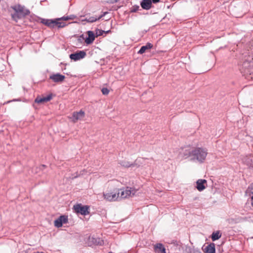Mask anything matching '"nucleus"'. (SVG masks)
<instances>
[{
    "label": "nucleus",
    "instance_id": "f257e3e1",
    "mask_svg": "<svg viewBox=\"0 0 253 253\" xmlns=\"http://www.w3.org/2000/svg\"><path fill=\"white\" fill-rule=\"evenodd\" d=\"M109 190L103 193L104 199L110 202L119 201L120 193L119 189L114 187L113 183L109 184Z\"/></svg>",
    "mask_w": 253,
    "mask_h": 253
},
{
    "label": "nucleus",
    "instance_id": "f03ea898",
    "mask_svg": "<svg viewBox=\"0 0 253 253\" xmlns=\"http://www.w3.org/2000/svg\"><path fill=\"white\" fill-rule=\"evenodd\" d=\"M208 154L207 149L203 148H194L192 160H196L200 162H203Z\"/></svg>",
    "mask_w": 253,
    "mask_h": 253
},
{
    "label": "nucleus",
    "instance_id": "7ed1b4c3",
    "mask_svg": "<svg viewBox=\"0 0 253 253\" xmlns=\"http://www.w3.org/2000/svg\"><path fill=\"white\" fill-rule=\"evenodd\" d=\"M119 190L120 192L119 200L134 195L136 192L134 189L128 187H127L126 189H119Z\"/></svg>",
    "mask_w": 253,
    "mask_h": 253
},
{
    "label": "nucleus",
    "instance_id": "20e7f679",
    "mask_svg": "<svg viewBox=\"0 0 253 253\" xmlns=\"http://www.w3.org/2000/svg\"><path fill=\"white\" fill-rule=\"evenodd\" d=\"M12 8L15 11L19 13L21 17L28 15L30 13L29 9L26 8L24 6L18 4L12 7Z\"/></svg>",
    "mask_w": 253,
    "mask_h": 253
},
{
    "label": "nucleus",
    "instance_id": "39448f33",
    "mask_svg": "<svg viewBox=\"0 0 253 253\" xmlns=\"http://www.w3.org/2000/svg\"><path fill=\"white\" fill-rule=\"evenodd\" d=\"M73 209L77 213L86 215L89 213L88 207L86 206H82L81 204L74 205Z\"/></svg>",
    "mask_w": 253,
    "mask_h": 253
},
{
    "label": "nucleus",
    "instance_id": "423d86ee",
    "mask_svg": "<svg viewBox=\"0 0 253 253\" xmlns=\"http://www.w3.org/2000/svg\"><path fill=\"white\" fill-rule=\"evenodd\" d=\"M193 150L194 147L186 146L181 150L180 155L185 158L189 157L192 158L193 157Z\"/></svg>",
    "mask_w": 253,
    "mask_h": 253
},
{
    "label": "nucleus",
    "instance_id": "0eeeda50",
    "mask_svg": "<svg viewBox=\"0 0 253 253\" xmlns=\"http://www.w3.org/2000/svg\"><path fill=\"white\" fill-rule=\"evenodd\" d=\"M72 18L69 16H63L61 18L55 19L54 20V28L57 27L58 28H63L66 26V24L64 22H59L60 20L67 21L71 19Z\"/></svg>",
    "mask_w": 253,
    "mask_h": 253
},
{
    "label": "nucleus",
    "instance_id": "6e6552de",
    "mask_svg": "<svg viewBox=\"0 0 253 253\" xmlns=\"http://www.w3.org/2000/svg\"><path fill=\"white\" fill-rule=\"evenodd\" d=\"M85 52L83 50H82L70 54V58L72 60H73L74 61H77L84 58L85 56Z\"/></svg>",
    "mask_w": 253,
    "mask_h": 253
},
{
    "label": "nucleus",
    "instance_id": "1a4fd4ad",
    "mask_svg": "<svg viewBox=\"0 0 253 253\" xmlns=\"http://www.w3.org/2000/svg\"><path fill=\"white\" fill-rule=\"evenodd\" d=\"M65 77L59 73L54 74L49 76V79L56 83H60L64 81Z\"/></svg>",
    "mask_w": 253,
    "mask_h": 253
},
{
    "label": "nucleus",
    "instance_id": "9d476101",
    "mask_svg": "<svg viewBox=\"0 0 253 253\" xmlns=\"http://www.w3.org/2000/svg\"><path fill=\"white\" fill-rule=\"evenodd\" d=\"M84 117V112L81 110L79 112H74L71 119L73 122L76 123L78 120H82Z\"/></svg>",
    "mask_w": 253,
    "mask_h": 253
},
{
    "label": "nucleus",
    "instance_id": "9b49d317",
    "mask_svg": "<svg viewBox=\"0 0 253 253\" xmlns=\"http://www.w3.org/2000/svg\"><path fill=\"white\" fill-rule=\"evenodd\" d=\"M243 68L248 70L253 67V58L248 56L242 64Z\"/></svg>",
    "mask_w": 253,
    "mask_h": 253
},
{
    "label": "nucleus",
    "instance_id": "f8f14e48",
    "mask_svg": "<svg viewBox=\"0 0 253 253\" xmlns=\"http://www.w3.org/2000/svg\"><path fill=\"white\" fill-rule=\"evenodd\" d=\"M141 7L145 10H149L152 7L151 0H142L140 2Z\"/></svg>",
    "mask_w": 253,
    "mask_h": 253
},
{
    "label": "nucleus",
    "instance_id": "ddd939ff",
    "mask_svg": "<svg viewBox=\"0 0 253 253\" xmlns=\"http://www.w3.org/2000/svg\"><path fill=\"white\" fill-rule=\"evenodd\" d=\"M88 37L85 39V42L87 44H90L93 42L95 40V35L92 31H88L87 32Z\"/></svg>",
    "mask_w": 253,
    "mask_h": 253
},
{
    "label": "nucleus",
    "instance_id": "4468645a",
    "mask_svg": "<svg viewBox=\"0 0 253 253\" xmlns=\"http://www.w3.org/2000/svg\"><path fill=\"white\" fill-rule=\"evenodd\" d=\"M141 159H137L134 163H130L129 162L126 160L122 161L120 162V164L124 167L129 168L131 167H134L137 165V162H139Z\"/></svg>",
    "mask_w": 253,
    "mask_h": 253
},
{
    "label": "nucleus",
    "instance_id": "2eb2a0df",
    "mask_svg": "<svg viewBox=\"0 0 253 253\" xmlns=\"http://www.w3.org/2000/svg\"><path fill=\"white\" fill-rule=\"evenodd\" d=\"M207 183V181L205 179H199L197 181L196 188L199 191H202L206 188L205 185Z\"/></svg>",
    "mask_w": 253,
    "mask_h": 253
},
{
    "label": "nucleus",
    "instance_id": "dca6fc26",
    "mask_svg": "<svg viewBox=\"0 0 253 253\" xmlns=\"http://www.w3.org/2000/svg\"><path fill=\"white\" fill-rule=\"evenodd\" d=\"M51 98H52L51 94H49L46 97H43L42 98L37 97L35 99V102L38 103H42L46 102H47V101L50 100L51 99Z\"/></svg>",
    "mask_w": 253,
    "mask_h": 253
},
{
    "label": "nucleus",
    "instance_id": "f3484780",
    "mask_svg": "<svg viewBox=\"0 0 253 253\" xmlns=\"http://www.w3.org/2000/svg\"><path fill=\"white\" fill-rule=\"evenodd\" d=\"M205 253H215V249L214 243H211L205 248Z\"/></svg>",
    "mask_w": 253,
    "mask_h": 253
},
{
    "label": "nucleus",
    "instance_id": "a211bd4d",
    "mask_svg": "<svg viewBox=\"0 0 253 253\" xmlns=\"http://www.w3.org/2000/svg\"><path fill=\"white\" fill-rule=\"evenodd\" d=\"M153 47V45L148 42L145 45L141 46L140 50L138 51V53L143 54L147 50L150 49Z\"/></svg>",
    "mask_w": 253,
    "mask_h": 253
},
{
    "label": "nucleus",
    "instance_id": "6ab92c4d",
    "mask_svg": "<svg viewBox=\"0 0 253 253\" xmlns=\"http://www.w3.org/2000/svg\"><path fill=\"white\" fill-rule=\"evenodd\" d=\"M154 249L156 252H160L161 253H166V249L162 244H157L154 246Z\"/></svg>",
    "mask_w": 253,
    "mask_h": 253
},
{
    "label": "nucleus",
    "instance_id": "aec40b11",
    "mask_svg": "<svg viewBox=\"0 0 253 253\" xmlns=\"http://www.w3.org/2000/svg\"><path fill=\"white\" fill-rule=\"evenodd\" d=\"M41 22L50 28H54V20L42 19Z\"/></svg>",
    "mask_w": 253,
    "mask_h": 253
},
{
    "label": "nucleus",
    "instance_id": "412c9836",
    "mask_svg": "<svg viewBox=\"0 0 253 253\" xmlns=\"http://www.w3.org/2000/svg\"><path fill=\"white\" fill-rule=\"evenodd\" d=\"M106 13V12H104L103 15H100L98 17H93V16L89 17L88 18L86 19V21L88 22H90V23L95 22V21H97V20L101 19Z\"/></svg>",
    "mask_w": 253,
    "mask_h": 253
},
{
    "label": "nucleus",
    "instance_id": "4be33fe9",
    "mask_svg": "<svg viewBox=\"0 0 253 253\" xmlns=\"http://www.w3.org/2000/svg\"><path fill=\"white\" fill-rule=\"evenodd\" d=\"M221 234L220 233L219 231L213 232L211 235V239L213 241H214L219 239L221 237Z\"/></svg>",
    "mask_w": 253,
    "mask_h": 253
},
{
    "label": "nucleus",
    "instance_id": "5701e85b",
    "mask_svg": "<svg viewBox=\"0 0 253 253\" xmlns=\"http://www.w3.org/2000/svg\"><path fill=\"white\" fill-rule=\"evenodd\" d=\"M11 17L13 20H14L15 21L17 22V21L21 18V16L19 14V13L15 12L13 14H11Z\"/></svg>",
    "mask_w": 253,
    "mask_h": 253
},
{
    "label": "nucleus",
    "instance_id": "b1692460",
    "mask_svg": "<svg viewBox=\"0 0 253 253\" xmlns=\"http://www.w3.org/2000/svg\"><path fill=\"white\" fill-rule=\"evenodd\" d=\"M58 218L61 220L62 224L67 223L68 222V219L67 216L61 215Z\"/></svg>",
    "mask_w": 253,
    "mask_h": 253
},
{
    "label": "nucleus",
    "instance_id": "393cba45",
    "mask_svg": "<svg viewBox=\"0 0 253 253\" xmlns=\"http://www.w3.org/2000/svg\"><path fill=\"white\" fill-rule=\"evenodd\" d=\"M110 32V30L105 31H103L102 30L98 29L96 31V37H98V36L102 35L103 33L107 34V33H109Z\"/></svg>",
    "mask_w": 253,
    "mask_h": 253
},
{
    "label": "nucleus",
    "instance_id": "a878e982",
    "mask_svg": "<svg viewBox=\"0 0 253 253\" xmlns=\"http://www.w3.org/2000/svg\"><path fill=\"white\" fill-rule=\"evenodd\" d=\"M63 224L61 222V220L58 218L56 219L54 221V226L56 227L59 228L62 226Z\"/></svg>",
    "mask_w": 253,
    "mask_h": 253
},
{
    "label": "nucleus",
    "instance_id": "bb28decb",
    "mask_svg": "<svg viewBox=\"0 0 253 253\" xmlns=\"http://www.w3.org/2000/svg\"><path fill=\"white\" fill-rule=\"evenodd\" d=\"M247 192H248L250 195L252 194L253 195V183H252L248 188L247 190Z\"/></svg>",
    "mask_w": 253,
    "mask_h": 253
},
{
    "label": "nucleus",
    "instance_id": "cd10ccee",
    "mask_svg": "<svg viewBox=\"0 0 253 253\" xmlns=\"http://www.w3.org/2000/svg\"><path fill=\"white\" fill-rule=\"evenodd\" d=\"M101 91L104 95H107L109 92V90L107 88H103Z\"/></svg>",
    "mask_w": 253,
    "mask_h": 253
},
{
    "label": "nucleus",
    "instance_id": "c85d7f7f",
    "mask_svg": "<svg viewBox=\"0 0 253 253\" xmlns=\"http://www.w3.org/2000/svg\"><path fill=\"white\" fill-rule=\"evenodd\" d=\"M152 0V3L153 2L154 3H158L160 1V0Z\"/></svg>",
    "mask_w": 253,
    "mask_h": 253
},
{
    "label": "nucleus",
    "instance_id": "c756f323",
    "mask_svg": "<svg viewBox=\"0 0 253 253\" xmlns=\"http://www.w3.org/2000/svg\"><path fill=\"white\" fill-rule=\"evenodd\" d=\"M251 205L252 207H253V195L251 196Z\"/></svg>",
    "mask_w": 253,
    "mask_h": 253
},
{
    "label": "nucleus",
    "instance_id": "7c9ffc66",
    "mask_svg": "<svg viewBox=\"0 0 253 253\" xmlns=\"http://www.w3.org/2000/svg\"><path fill=\"white\" fill-rule=\"evenodd\" d=\"M139 8V6H137V7L136 8H134L133 9H132L131 10V12H136Z\"/></svg>",
    "mask_w": 253,
    "mask_h": 253
},
{
    "label": "nucleus",
    "instance_id": "2f4dec72",
    "mask_svg": "<svg viewBox=\"0 0 253 253\" xmlns=\"http://www.w3.org/2000/svg\"><path fill=\"white\" fill-rule=\"evenodd\" d=\"M243 220V218H238V221H237V222H240V221H242Z\"/></svg>",
    "mask_w": 253,
    "mask_h": 253
},
{
    "label": "nucleus",
    "instance_id": "473e14b6",
    "mask_svg": "<svg viewBox=\"0 0 253 253\" xmlns=\"http://www.w3.org/2000/svg\"><path fill=\"white\" fill-rule=\"evenodd\" d=\"M111 253V252H110V253Z\"/></svg>",
    "mask_w": 253,
    "mask_h": 253
}]
</instances>
